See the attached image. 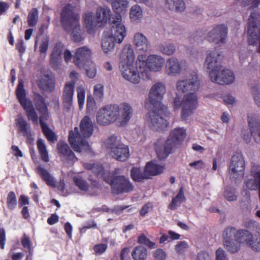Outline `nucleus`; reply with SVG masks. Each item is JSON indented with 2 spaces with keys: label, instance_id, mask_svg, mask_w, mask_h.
I'll use <instances>...</instances> for the list:
<instances>
[{
  "label": "nucleus",
  "instance_id": "nucleus-24",
  "mask_svg": "<svg viewBox=\"0 0 260 260\" xmlns=\"http://www.w3.org/2000/svg\"><path fill=\"white\" fill-rule=\"evenodd\" d=\"M182 72L181 63L177 58L171 57L167 60L165 73L170 76H176Z\"/></svg>",
  "mask_w": 260,
  "mask_h": 260
},
{
  "label": "nucleus",
  "instance_id": "nucleus-49",
  "mask_svg": "<svg viewBox=\"0 0 260 260\" xmlns=\"http://www.w3.org/2000/svg\"><path fill=\"white\" fill-rule=\"evenodd\" d=\"M238 231L233 227H228L223 231L222 237L223 242L229 241L230 240L235 239L236 241L237 233Z\"/></svg>",
  "mask_w": 260,
  "mask_h": 260
},
{
  "label": "nucleus",
  "instance_id": "nucleus-45",
  "mask_svg": "<svg viewBox=\"0 0 260 260\" xmlns=\"http://www.w3.org/2000/svg\"><path fill=\"white\" fill-rule=\"evenodd\" d=\"M108 110V115L111 120V123L114 122L118 123V111L117 105H112L106 106Z\"/></svg>",
  "mask_w": 260,
  "mask_h": 260
},
{
  "label": "nucleus",
  "instance_id": "nucleus-34",
  "mask_svg": "<svg viewBox=\"0 0 260 260\" xmlns=\"http://www.w3.org/2000/svg\"><path fill=\"white\" fill-rule=\"evenodd\" d=\"M38 173L41 176L42 179L47 185L51 187H56V180L49 172L44 168L38 166L37 168Z\"/></svg>",
  "mask_w": 260,
  "mask_h": 260
},
{
  "label": "nucleus",
  "instance_id": "nucleus-20",
  "mask_svg": "<svg viewBox=\"0 0 260 260\" xmlns=\"http://www.w3.org/2000/svg\"><path fill=\"white\" fill-rule=\"evenodd\" d=\"M35 101L36 109L40 114L39 121L41 126V127L47 126V125L45 122L49 119V114L47 106L44 103L43 98L40 95H37Z\"/></svg>",
  "mask_w": 260,
  "mask_h": 260
},
{
  "label": "nucleus",
  "instance_id": "nucleus-18",
  "mask_svg": "<svg viewBox=\"0 0 260 260\" xmlns=\"http://www.w3.org/2000/svg\"><path fill=\"white\" fill-rule=\"evenodd\" d=\"M235 79L233 72L222 67L217 74H213V77L210 80L214 83L223 85L232 83Z\"/></svg>",
  "mask_w": 260,
  "mask_h": 260
},
{
  "label": "nucleus",
  "instance_id": "nucleus-53",
  "mask_svg": "<svg viewBox=\"0 0 260 260\" xmlns=\"http://www.w3.org/2000/svg\"><path fill=\"white\" fill-rule=\"evenodd\" d=\"M17 204V198L15 193L13 191L8 193L7 198V206L10 210H14Z\"/></svg>",
  "mask_w": 260,
  "mask_h": 260
},
{
  "label": "nucleus",
  "instance_id": "nucleus-44",
  "mask_svg": "<svg viewBox=\"0 0 260 260\" xmlns=\"http://www.w3.org/2000/svg\"><path fill=\"white\" fill-rule=\"evenodd\" d=\"M120 144L121 143L117 140V137L114 136L109 137L104 142V145L106 148L109 150L110 154H111L113 150L117 148Z\"/></svg>",
  "mask_w": 260,
  "mask_h": 260
},
{
  "label": "nucleus",
  "instance_id": "nucleus-21",
  "mask_svg": "<svg viewBox=\"0 0 260 260\" xmlns=\"http://www.w3.org/2000/svg\"><path fill=\"white\" fill-rule=\"evenodd\" d=\"M118 123L120 125H125L133 116L132 107L127 103H122L118 105Z\"/></svg>",
  "mask_w": 260,
  "mask_h": 260
},
{
  "label": "nucleus",
  "instance_id": "nucleus-26",
  "mask_svg": "<svg viewBox=\"0 0 260 260\" xmlns=\"http://www.w3.org/2000/svg\"><path fill=\"white\" fill-rule=\"evenodd\" d=\"M75 84L74 82H67L64 87L62 94L63 104L65 108L70 109L73 103Z\"/></svg>",
  "mask_w": 260,
  "mask_h": 260
},
{
  "label": "nucleus",
  "instance_id": "nucleus-63",
  "mask_svg": "<svg viewBox=\"0 0 260 260\" xmlns=\"http://www.w3.org/2000/svg\"><path fill=\"white\" fill-rule=\"evenodd\" d=\"M21 243L24 248L28 249L29 254H32L33 250L31 247V243L30 241L29 238L25 234L23 235V236L21 239Z\"/></svg>",
  "mask_w": 260,
  "mask_h": 260
},
{
  "label": "nucleus",
  "instance_id": "nucleus-46",
  "mask_svg": "<svg viewBox=\"0 0 260 260\" xmlns=\"http://www.w3.org/2000/svg\"><path fill=\"white\" fill-rule=\"evenodd\" d=\"M184 199V196L183 193V188H180L176 197L172 199L171 203L169 206V208L171 210H175L177 207L180 206L181 203L183 201Z\"/></svg>",
  "mask_w": 260,
  "mask_h": 260
},
{
  "label": "nucleus",
  "instance_id": "nucleus-31",
  "mask_svg": "<svg viewBox=\"0 0 260 260\" xmlns=\"http://www.w3.org/2000/svg\"><path fill=\"white\" fill-rule=\"evenodd\" d=\"M15 123L19 134L25 137H28L30 135V126L22 115L18 116L15 120Z\"/></svg>",
  "mask_w": 260,
  "mask_h": 260
},
{
  "label": "nucleus",
  "instance_id": "nucleus-33",
  "mask_svg": "<svg viewBox=\"0 0 260 260\" xmlns=\"http://www.w3.org/2000/svg\"><path fill=\"white\" fill-rule=\"evenodd\" d=\"M145 174L150 178L152 176L157 175L161 173L164 169V166L158 165L154 162H149L145 166Z\"/></svg>",
  "mask_w": 260,
  "mask_h": 260
},
{
  "label": "nucleus",
  "instance_id": "nucleus-6",
  "mask_svg": "<svg viewBox=\"0 0 260 260\" xmlns=\"http://www.w3.org/2000/svg\"><path fill=\"white\" fill-rule=\"evenodd\" d=\"M173 103L175 109H178L181 106V117L186 120L197 108L198 98L197 93L193 92L186 93L182 101L176 95L174 99Z\"/></svg>",
  "mask_w": 260,
  "mask_h": 260
},
{
  "label": "nucleus",
  "instance_id": "nucleus-10",
  "mask_svg": "<svg viewBox=\"0 0 260 260\" xmlns=\"http://www.w3.org/2000/svg\"><path fill=\"white\" fill-rule=\"evenodd\" d=\"M166 85L161 82H157L151 87L148 98L145 101V107L151 108L152 106H164L161 101L166 92Z\"/></svg>",
  "mask_w": 260,
  "mask_h": 260
},
{
  "label": "nucleus",
  "instance_id": "nucleus-64",
  "mask_svg": "<svg viewBox=\"0 0 260 260\" xmlns=\"http://www.w3.org/2000/svg\"><path fill=\"white\" fill-rule=\"evenodd\" d=\"M188 248L187 243L185 241H179L175 246V249L179 254L183 253Z\"/></svg>",
  "mask_w": 260,
  "mask_h": 260
},
{
  "label": "nucleus",
  "instance_id": "nucleus-28",
  "mask_svg": "<svg viewBox=\"0 0 260 260\" xmlns=\"http://www.w3.org/2000/svg\"><path fill=\"white\" fill-rule=\"evenodd\" d=\"M111 11L107 7H100L96 10V19L99 23V26H102L107 23L108 20H110Z\"/></svg>",
  "mask_w": 260,
  "mask_h": 260
},
{
  "label": "nucleus",
  "instance_id": "nucleus-5",
  "mask_svg": "<svg viewBox=\"0 0 260 260\" xmlns=\"http://www.w3.org/2000/svg\"><path fill=\"white\" fill-rule=\"evenodd\" d=\"M148 114L146 122L153 130H164L168 126L169 123L165 118L168 114L165 106H152Z\"/></svg>",
  "mask_w": 260,
  "mask_h": 260
},
{
  "label": "nucleus",
  "instance_id": "nucleus-38",
  "mask_svg": "<svg viewBox=\"0 0 260 260\" xmlns=\"http://www.w3.org/2000/svg\"><path fill=\"white\" fill-rule=\"evenodd\" d=\"M25 110L28 119L32 121L35 125L38 124V116L33 107L32 102H28L26 105L22 107Z\"/></svg>",
  "mask_w": 260,
  "mask_h": 260
},
{
  "label": "nucleus",
  "instance_id": "nucleus-7",
  "mask_svg": "<svg viewBox=\"0 0 260 260\" xmlns=\"http://www.w3.org/2000/svg\"><path fill=\"white\" fill-rule=\"evenodd\" d=\"M121 171L120 169H116L113 173V176L104 178V181L111 185L113 192L116 194L128 192L134 189V186L128 178L123 175H118L121 173Z\"/></svg>",
  "mask_w": 260,
  "mask_h": 260
},
{
  "label": "nucleus",
  "instance_id": "nucleus-9",
  "mask_svg": "<svg viewBox=\"0 0 260 260\" xmlns=\"http://www.w3.org/2000/svg\"><path fill=\"white\" fill-rule=\"evenodd\" d=\"M200 83L197 73L192 71L184 78L179 79L176 84L178 91L181 93L195 92L199 90Z\"/></svg>",
  "mask_w": 260,
  "mask_h": 260
},
{
  "label": "nucleus",
  "instance_id": "nucleus-39",
  "mask_svg": "<svg viewBox=\"0 0 260 260\" xmlns=\"http://www.w3.org/2000/svg\"><path fill=\"white\" fill-rule=\"evenodd\" d=\"M129 14L131 21L137 23L143 18V10L140 6L135 5L131 8Z\"/></svg>",
  "mask_w": 260,
  "mask_h": 260
},
{
  "label": "nucleus",
  "instance_id": "nucleus-17",
  "mask_svg": "<svg viewBox=\"0 0 260 260\" xmlns=\"http://www.w3.org/2000/svg\"><path fill=\"white\" fill-rule=\"evenodd\" d=\"M92 52L90 48L83 46L76 49L74 56V62L80 69L85 67L86 64L91 61Z\"/></svg>",
  "mask_w": 260,
  "mask_h": 260
},
{
  "label": "nucleus",
  "instance_id": "nucleus-60",
  "mask_svg": "<svg viewBox=\"0 0 260 260\" xmlns=\"http://www.w3.org/2000/svg\"><path fill=\"white\" fill-rule=\"evenodd\" d=\"M138 242L139 243L145 245L150 248H154L155 245V243L151 241L144 234H142L139 237Z\"/></svg>",
  "mask_w": 260,
  "mask_h": 260
},
{
  "label": "nucleus",
  "instance_id": "nucleus-2",
  "mask_svg": "<svg viewBox=\"0 0 260 260\" xmlns=\"http://www.w3.org/2000/svg\"><path fill=\"white\" fill-rule=\"evenodd\" d=\"M111 29L105 31L102 42V48L105 53L112 51L115 43L120 44L126 36V29L122 23L121 16L118 15L110 19Z\"/></svg>",
  "mask_w": 260,
  "mask_h": 260
},
{
  "label": "nucleus",
  "instance_id": "nucleus-25",
  "mask_svg": "<svg viewBox=\"0 0 260 260\" xmlns=\"http://www.w3.org/2000/svg\"><path fill=\"white\" fill-rule=\"evenodd\" d=\"M248 123L251 136L256 143L260 144V120L254 116L249 115Z\"/></svg>",
  "mask_w": 260,
  "mask_h": 260
},
{
  "label": "nucleus",
  "instance_id": "nucleus-14",
  "mask_svg": "<svg viewBox=\"0 0 260 260\" xmlns=\"http://www.w3.org/2000/svg\"><path fill=\"white\" fill-rule=\"evenodd\" d=\"M228 29L223 24H219L214 27L207 35L208 40L216 44L226 43L228 38Z\"/></svg>",
  "mask_w": 260,
  "mask_h": 260
},
{
  "label": "nucleus",
  "instance_id": "nucleus-23",
  "mask_svg": "<svg viewBox=\"0 0 260 260\" xmlns=\"http://www.w3.org/2000/svg\"><path fill=\"white\" fill-rule=\"evenodd\" d=\"M120 65L136 64L135 53L131 44H128L125 45L120 55Z\"/></svg>",
  "mask_w": 260,
  "mask_h": 260
},
{
  "label": "nucleus",
  "instance_id": "nucleus-16",
  "mask_svg": "<svg viewBox=\"0 0 260 260\" xmlns=\"http://www.w3.org/2000/svg\"><path fill=\"white\" fill-rule=\"evenodd\" d=\"M244 187L250 190H260V167L257 165H252L250 174L244 181Z\"/></svg>",
  "mask_w": 260,
  "mask_h": 260
},
{
  "label": "nucleus",
  "instance_id": "nucleus-19",
  "mask_svg": "<svg viewBox=\"0 0 260 260\" xmlns=\"http://www.w3.org/2000/svg\"><path fill=\"white\" fill-rule=\"evenodd\" d=\"M65 50L64 46L61 43H57L54 46L51 55L50 62L52 67L57 70L60 68L62 53Z\"/></svg>",
  "mask_w": 260,
  "mask_h": 260
},
{
  "label": "nucleus",
  "instance_id": "nucleus-32",
  "mask_svg": "<svg viewBox=\"0 0 260 260\" xmlns=\"http://www.w3.org/2000/svg\"><path fill=\"white\" fill-rule=\"evenodd\" d=\"M38 85L43 90L52 91L54 87V80L52 75L51 73L44 75L40 80Z\"/></svg>",
  "mask_w": 260,
  "mask_h": 260
},
{
  "label": "nucleus",
  "instance_id": "nucleus-62",
  "mask_svg": "<svg viewBox=\"0 0 260 260\" xmlns=\"http://www.w3.org/2000/svg\"><path fill=\"white\" fill-rule=\"evenodd\" d=\"M96 109V104L94 100L91 98H87L86 110L89 114H93Z\"/></svg>",
  "mask_w": 260,
  "mask_h": 260
},
{
  "label": "nucleus",
  "instance_id": "nucleus-54",
  "mask_svg": "<svg viewBox=\"0 0 260 260\" xmlns=\"http://www.w3.org/2000/svg\"><path fill=\"white\" fill-rule=\"evenodd\" d=\"M248 246L254 251H260V232H257L253 235V240Z\"/></svg>",
  "mask_w": 260,
  "mask_h": 260
},
{
  "label": "nucleus",
  "instance_id": "nucleus-58",
  "mask_svg": "<svg viewBox=\"0 0 260 260\" xmlns=\"http://www.w3.org/2000/svg\"><path fill=\"white\" fill-rule=\"evenodd\" d=\"M42 131L48 139L50 142H54L57 139L55 134L48 127V125L41 127Z\"/></svg>",
  "mask_w": 260,
  "mask_h": 260
},
{
  "label": "nucleus",
  "instance_id": "nucleus-57",
  "mask_svg": "<svg viewBox=\"0 0 260 260\" xmlns=\"http://www.w3.org/2000/svg\"><path fill=\"white\" fill-rule=\"evenodd\" d=\"M74 182L76 185L81 190L87 191L88 189L89 185L86 180L80 177H74Z\"/></svg>",
  "mask_w": 260,
  "mask_h": 260
},
{
  "label": "nucleus",
  "instance_id": "nucleus-27",
  "mask_svg": "<svg viewBox=\"0 0 260 260\" xmlns=\"http://www.w3.org/2000/svg\"><path fill=\"white\" fill-rule=\"evenodd\" d=\"M57 149L59 153L63 159L72 162H74L77 159L68 145L64 142H58Z\"/></svg>",
  "mask_w": 260,
  "mask_h": 260
},
{
  "label": "nucleus",
  "instance_id": "nucleus-4",
  "mask_svg": "<svg viewBox=\"0 0 260 260\" xmlns=\"http://www.w3.org/2000/svg\"><path fill=\"white\" fill-rule=\"evenodd\" d=\"M186 136L185 130L183 128H175L170 134L168 140L162 145L156 144L155 150L159 159L166 158L171 153L176 145L179 144Z\"/></svg>",
  "mask_w": 260,
  "mask_h": 260
},
{
  "label": "nucleus",
  "instance_id": "nucleus-50",
  "mask_svg": "<svg viewBox=\"0 0 260 260\" xmlns=\"http://www.w3.org/2000/svg\"><path fill=\"white\" fill-rule=\"evenodd\" d=\"M131 177L135 181H141L144 178H149L148 175L145 174V169L142 172L139 168H134L131 171Z\"/></svg>",
  "mask_w": 260,
  "mask_h": 260
},
{
  "label": "nucleus",
  "instance_id": "nucleus-42",
  "mask_svg": "<svg viewBox=\"0 0 260 260\" xmlns=\"http://www.w3.org/2000/svg\"><path fill=\"white\" fill-rule=\"evenodd\" d=\"M128 3L126 0H115L113 3L112 7L113 11L116 13V15H120L121 13H124L128 8Z\"/></svg>",
  "mask_w": 260,
  "mask_h": 260
},
{
  "label": "nucleus",
  "instance_id": "nucleus-40",
  "mask_svg": "<svg viewBox=\"0 0 260 260\" xmlns=\"http://www.w3.org/2000/svg\"><path fill=\"white\" fill-rule=\"evenodd\" d=\"M68 32L71 33L72 40L75 42H80L83 40L82 37V30L80 23L72 26V28L66 30Z\"/></svg>",
  "mask_w": 260,
  "mask_h": 260
},
{
  "label": "nucleus",
  "instance_id": "nucleus-59",
  "mask_svg": "<svg viewBox=\"0 0 260 260\" xmlns=\"http://www.w3.org/2000/svg\"><path fill=\"white\" fill-rule=\"evenodd\" d=\"M93 95L96 100H101L104 96V85L98 84L94 86Z\"/></svg>",
  "mask_w": 260,
  "mask_h": 260
},
{
  "label": "nucleus",
  "instance_id": "nucleus-36",
  "mask_svg": "<svg viewBox=\"0 0 260 260\" xmlns=\"http://www.w3.org/2000/svg\"><path fill=\"white\" fill-rule=\"evenodd\" d=\"M108 113L106 106L100 108L96 113V122L101 125H107L111 124V122Z\"/></svg>",
  "mask_w": 260,
  "mask_h": 260
},
{
  "label": "nucleus",
  "instance_id": "nucleus-1",
  "mask_svg": "<svg viewBox=\"0 0 260 260\" xmlns=\"http://www.w3.org/2000/svg\"><path fill=\"white\" fill-rule=\"evenodd\" d=\"M80 132L77 127L70 131L69 141L72 148L76 152H80L82 150L90 152V146L86 140L93 134V124L87 116H84L81 121L80 124Z\"/></svg>",
  "mask_w": 260,
  "mask_h": 260
},
{
  "label": "nucleus",
  "instance_id": "nucleus-41",
  "mask_svg": "<svg viewBox=\"0 0 260 260\" xmlns=\"http://www.w3.org/2000/svg\"><path fill=\"white\" fill-rule=\"evenodd\" d=\"M132 256L134 260H146L147 257V249L142 246H138L132 252Z\"/></svg>",
  "mask_w": 260,
  "mask_h": 260
},
{
  "label": "nucleus",
  "instance_id": "nucleus-35",
  "mask_svg": "<svg viewBox=\"0 0 260 260\" xmlns=\"http://www.w3.org/2000/svg\"><path fill=\"white\" fill-rule=\"evenodd\" d=\"M253 235L248 231L245 230H240L238 231L237 233V241L240 245L244 244L248 246L251 241L253 240Z\"/></svg>",
  "mask_w": 260,
  "mask_h": 260
},
{
  "label": "nucleus",
  "instance_id": "nucleus-61",
  "mask_svg": "<svg viewBox=\"0 0 260 260\" xmlns=\"http://www.w3.org/2000/svg\"><path fill=\"white\" fill-rule=\"evenodd\" d=\"M77 98L80 109L83 107L85 101V90L82 87H79L77 89Z\"/></svg>",
  "mask_w": 260,
  "mask_h": 260
},
{
  "label": "nucleus",
  "instance_id": "nucleus-11",
  "mask_svg": "<svg viewBox=\"0 0 260 260\" xmlns=\"http://www.w3.org/2000/svg\"><path fill=\"white\" fill-rule=\"evenodd\" d=\"M245 168V161L242 154H234L231 157L229 167L230 179L236 180L242 178L244 174Z\"/></svg>",
  "mask_w": 260,
  "mask_h": 260
},
{
  "label": "nucleus",
  "instance_id": "nucleus-29",
  "mask_svg": "<svg viewBox=\"0 0 260 260\" xmlns=\"http://www.w3.org/2000/svg\"><path fill=\"white\" fill-rule=\"evenodd\" d=\"M110 155L117 160L124 161L129 157V150L126 146L121 143Z\"/></svg>",
  "mask_w": 260,
  "mask_h": 260
},
{
  "label": "nucleus",
  "instance_id": "nucleus-3",
  "mask_svg": "<svg viewBox=\"0 0 260 260\" xmlns=\"http://www.w3.org/2000/svg\"><path fill=\"white\" fill-rule=\"evenodd\" d=\"M165 59L161 55L150 54L147 57L145 54H139L137 56V65L142 77L149 79L151 73L161 71L165 65Z\"/></svg>",
  "mask_w": 260,
  "mask_h": 260
},
{
  "label": "nucleus",
  "instance_id": "nucleus-37",
  "mask_svg": "<svg viewBox=\"0 0 260 260\" xmlns=\"http://www.w3.org/2000/svg\"><path fill=\"white\" fill-rule=\"evenodd\" d=\"M16 94L21 105L23 107L27 104V103L31 102V101L26 98L25 91L24 88L23 82L22 80H19Z\"/></svg>",
  "mask_w": 260,
  "mask_h": 260
},
{
  "label": "nucleus",
  "instance_id": "nucleus-56",
  "mask_svg": "<svg viewBox=\"0 0 260 260\" xmlns=\"http://www.w3.org/2000/svg\"><path fill=\"white\" fill-rule=\"evenodd\" d=\"M223 196L225 199L230 202L236 201L237 198L235 189L231 187H228L225 188Z\"/></svg>",
  "mask_w": 260,
  "mask_h": 260
},
{
  "label": "nucleus",
  "instance_id": "nucleus-15",
  "mask_svg": "<svg viewBox=\"0 0 260 260\" xmlns=\"http://www.w3.org/2000/svg\"><path fill=\"white\" fill-rule=\"evenodd\" d=\"M121 76L126 80L134 84H138L140 82L141 73L136 64L129 65H120Z\"/></svg>",
  "mask_w": 260,
  "mask_h": 260
},
{
  "label": "nucleus",
  "instance_id": "nucleus-55",
  "mask_svg": "<svg viewBox=\"0 0 260 260\" xmlns=\"http://www.w3.org/2000/svg\"><path fill=\"white\" fill-rule=\"evenodd\" d=\"M87 76L89 78H93L96 74V67L95 64L92 61L88 62L85 67Z\"/></svg>",
  "mask_w": 260,
  "mask_h": 260
},
{
  "label": "nucleus",
  "instance_id": "nucleus-22",
  "mask_svg": "<svg viewBox=\"0 0 260 260\" xmlns=\"http://www.w3.org/2000/svg\"><path fill=\"white\" fill-rule=\"evenodd\" d=\"M134 45L138 51L146 52L151 50L150 42L147 38L141 32H136L134 36Z\"/></svg>",
  "mask_w": 260,
  "mask_h": 260
},
{
  "label": "nucleus",
  "instance_id": "nucleus-30",
  "mask_svg": "<svg viewBox=\"0 0 260 260\" xmlns=\"http://www.w3.org/2000/svg\"><path fill=\"white\" fill-rule=\"evenodd\" d=\"M93 13L91 12H86L84 15V25L89 34L93 33L96 27L99 26V23L97 22L96 19L93 20Z\"/></svg>",
  "mask_w": 260,
  "mask_h": 260
},
{
  "label": "nucleus",
  "instance_id": "nucleus-8",
  "mask_svg": "<svg viewBox=\"0 0 260 260\" xmlns=\"http://www.w3.org/2000/svg\"><path fill=\"white\" fill-rule=\"evenodd\" d=\"M247 34L249 45L258 43L257 51L260 53V15L257 11H253L250 15Z\"/></svg>",
  "mask_w": 260,
  "mask_h": 260
},
{
  "label": "nucleus",
  "instance_id": "nucleus-12",
  "mask_svg": "<svg viewBox=\"0 0 260 260\" xmlns=\"http://www.w3.org/2000/svg\"><path fill=\"white\" fill-rule=\"evenodd\" d=\"M74 10V7L71 4H68L62 10L60 20L65 30H70L72 26L80 23V16Z\"/></svg>",
  "mask_w": 260,
  "mask_h": 260
},
{
  "label": "nucleus",
  "instance_id": "nucleus-47",
  "mask_svg": "<svg viewBox=\"0 0 260 260\" xmlns=\"http://www.w3.org/2000/svg\"><path fill=\"white\" fill-rule=\"evenodd\" d=\"M225 248L230 252L235 253L238 252L240 248V244L234 239L229 241L223 242Z\"/></svg>",
  "mask_w": 260,
  "mask_h": 260
},
{
  "label": "nucleus",
  "instance_id": "nucleus-52",
  "mask_svg": "<svg viewBox=\"0 0 260 260\" xmlns=\"http://www.w3.org/2000/svg\"><path fill=\"white\" fill-rule=\"evenodd\" d=\"M160 51L167 55H171L176 51V46L172 43H165L159 47Z\"/></svg>",
  "mask_w": 260,
  "mask_h": 260
},
{
  "label": "nucleus",
  "instance_id": "nucleus-48",
  "mask_svg": "<svg viewBox=\"0 0 260 260\" xmlns=\"http://www.w3.org/2000/svg\"><path fill=\"white\" fill-rule=\"evenodd\" d=\"M37 147L42 160L45 162L49 161L48 151L44 141L42 139L38 140L37 141Z\"/></svg>",
  "mask_w": 260,
  "mask_h": 260
},
{
  "label": "nucleus",
  "instance_id": "nucleus-43",
  "mask_svg": "<svg viewBox=\"0 0 260 260\" xmlns=\"http://www.w3.org/2000/svg\"><path fill=\"white\" fill-rule=\"evenodd\" d=\"M84 167L87 169L91 170L98 177L102 178L104 180V178H107L104 176V170L101 164L99 163L85 164Z\"/></svg>",
  "mask_w": 260,
  "mask_h": 260
},
{
  "label": "nucleus",
  "instance_id": "nucleus-13",
  "mask_svg": "<svg viewBox=\"0 0 260 260\" xmlns=\"http://www.w3.org/2000/svg\"><path fill=\"white\" fill-rule=\"evenodd\" d=\"M204 67L211 79L213 77V74H217L222 67L219 54L215 51L208 52L204 62Z\"/></svg>",
  "mask_w": 260,
  "mask_h": 260
},
{
  "label": "nucleus",
  "instance_id": "nucleus-51",
  "mask_svg": "<svg viewBox=\"0 0 260 260\" xmlns=\"http://www.w3.org/2000/svg\"><path fill=\"white\" fill-rule=\"evenodd\" d=\"M39 12L37 9L33 8L29 12L27 16L28 24L30 27L35 26L38 23Z\"/></svg>",
  "mask_w": 260,
  "mask_h": 260
}]
</instances>
